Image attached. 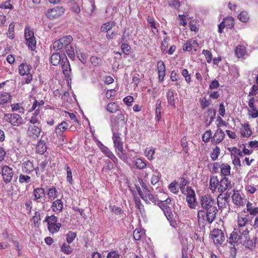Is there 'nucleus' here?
Masks as SVG:
<instances>
[{"instance_id":"obj_48","label":"nucleus","mask_w":258,"mask_h":258,"mask_svg":"<svg viewBox=\"0 0 258 258\" xmlns=\"http://www.w3.org/2000/svg\"><path fill=\"white\" fill-rule=\"evenodd\" d=\"M220 153V148L218 146H216L213 149L211 154V158L212 160L215 161L218 159V157Z\"/></svg>"},{"instance_id":"obj_11","label":"nucleus","mask_w":258,"mask_h":258,"mask_svg":"<svg viewBox=\"0 0 258 258\" xmlns=\"http://www.w3.org/2000/svg\"><path fill=\"white\" fill-rule=\"evenodd\" d=\"M233 203L238 207L243 206L246 202V199L244 194L239 190H234L232 197Z\"/></svg>"},{"instance_id":"obj_62","label":"nucleus","mask_w":258,"mask_h":258,"mask_svg":"<svg viewBox=\"0 0 258 258\" xmlns=\"http://www.w3.org/2000/svg\"><path fill=\"white\" fill-rule=\"evenodd\" d=\"M168 188L173 194H177L179 191L177 183L175 182L171 183L168 186Z\"/></svg>"},{"instance_id":"obj_51","label":"nucleus","mask_w":258,"mask_h":258,"mask_svg":"<svg viewBox=\"0 0 258 258\" xmlns=\"http://www.w3.org/2000/svg\"><path fill=\"white\" fill-rule=\"evenodd\" d=\"M10 98L11 96L9 93L6 92L2 93L0 97V104H5L10 99Z\"/></svg>"},{"instance_id":"obj_56","label":"nucleus","mask_w":258,"mask_h":258,"mask_svg":"<svg viewBox=\"0 0 258 258\" xmlns=\"http://www.w3.org/2000/svg\"><path fill=\"white\" fill-rule=\"evenodd\" d=\"M33 221L35 226H38L40 223V214L38 211H36L32 217Z\"/></svg>"},{"instance_id":"obj_61","label":"nucleus","mask_w":258,"mask_h":258,"mask_svg":"<svg viewBox=\"0 0 258 258\" xmlns=\"http://www.w3.org/2000/svg\"><path fill=\"white\" fill-rule=\"evenodd\" d=\"M135 165L137 168L140 169H144L146 167V163L140 158L136 160Z\"/></svg>"},{"instance_id":"obj_24","label":"nucleus","mask_w":258,"mask_h":258,"mask_svg":"<svg viewBox=\"0 0 258 258\" xmlns=\"http://www.w3.org/2000/svg\"><path fill=\"white\" fill-rule=\"evenodd\" d=\"M32 69L31 65L27 63H22L18 68L19 73L21 76H24L25 75L31 74L30 71Z\"/></svg>"},{"instance_id":"obj_13","label":"nucleus","mask_w":258,"mask_h":258,"mask_svg":"<svg viewBox=\"0 0 258 258\" xmlns=\"http://www.w3.org/2000/svg\"><path fill=\"white\" fill-rule=\"evenodd\" d=\"M64 13V9L62 7H56L49 9L46 16L49 19L53 20L59 17Z\"/></svg>"},{"instance_id":"obj_8","label":"nucleus","mask_w":258,"mask_h":258,"mask_svg":"<svg viewBox=\"0 0 258 258\" xmlns=\"http://www.w3.org/2000/svg\"><path fill=\"white\" fill-rule=\"evenodd\" d=\"M25 38L26 41V44L28 47L32 50L35 49L36 47V40L34 37V32L29 28L25 29Z\"/></svg>"},{"instance_id":"obj_18","label":"nucleus","mask_w":258,"mask_h":258,"mask_svg":"<svg viewBox=\"0 0 258 258\" xmlns=\"http://www.w3.org/2000/svg\"><path fill=\"white\" fill-rule=\"evenodd\" d=\"M61 69L64 75L69 78L71 76V68L70 62L64 54L61 62Z\"/></svg>"},{"instance_id":"obj_42","label":"nucleus","mask_w":258,"mask_h":258,"mask_svg":"<svg viewBox=\"0 0 258 258\" xmlns=\"http://www.w3.org/2000/svg\"><path fill=\"white\" fill-rule=\"evenodd\" d=\"M115 26V23L113 21H110L103 24L101 27V31L103 32H108L113 27Z\"/></svg>"},{"instance_id":"obj_33","label":"nucleus","mask_w":258,"mask_h":258,"mask_svg":"<svg viewBox=\"0 0 258 258\" xmlns=\"http://www.w3.org/2000/svg\"><path fill=\"white\" fill-rule=\"evenodd\" d=\"M240 134L244 138H248L251 135L252 132L248 123L242 124Z\"/></svg>"},{"instance_id":"obj_12","label":"nucleus","mask_w":258,"mask_h":258,"mask_svg":"<svg viewBox=\"0 0 258 258\" xmlns=\"http://www.w3.org/2000/svg\"><path fill=\"white\" fill-rule=\"evenodd\" d=\"M33 201L37 203H44L46 200V194L43 188H35L33 191Z\"/></svg>"},{"instance_id":"obj_10","label":"nucleus","mask_w":258,"mask_h":258,"mask_svg":"<svg viewBox=\"0 0 258 258\" xmlns=\"http://www.w3.org/2000/svg\"><path fill=\"white\" fill-rule=\"evenodd\" d=\"M111 126L112 132H117L118 130V124H125L124 116L121 113L118 114L116 116H111L110 117Z\"/></svg>"},{"instance_id":"obj_4","label":"nucleus","mask_w":258,"mask_h":258,"mask_svg":"<svg viewBox=\"0 0 258 258\" xmlns=\"http://www.w3.org/2000/svg\"><path fill=\"white\" fill-rule=\"evenodd\" d=\"M200 202L202 208L206 210L216 207L214 199L210 195H205L201 197Z\"/></svg>"},{"instance_id":"obj_55","label":"nucleus","mask_w":258,"mask_h":258,"mask_svg":"<svg viewBox=\"0 0 258 258\" xmlns=\"http://www.w3.org/2000/svg\"><path fill=\"white\" fill-rule=\"evenodd\" d=\"M159 24L158 23H156L155 21L151 22V24L149 25V27L151 28L152 32L154 35H156L158 33V27H159Z\"/></svg>"},{"instance_id":"obj_1","label":"nucleus","mask_w":258,"mask_h":258,"mask_svg":"<svg viewBox=\"0 0 258 258\" xmlns=\"http://www.w3.org/2000/svg\"><path fill=\"white\" fill-rule=\"evenodd\" d=\"M249 232L247 228H235L230 235L228 239L229 243L234 247L241 245L248 247V243L250 240Z\"/></svg>"},{"instance_id":"obj_29","label":"nucleus","mask_w":258,"mask_h":258,"mask_svg":"<svg viewBox=\"0 0 258 258\" xmlns=\"http://www.w3.org/2000/svg\"><path fill=\"white\" fill-rule=\"evenodd\" d=\"M112 140L115 149L123 147V142L121 141L119 134L117 132L113 133Z\"/></svg>"},{"instance_id":"obj_57","label":"nucleus","mask_w":258,"mask_h":258,"mask_svg":"<svg viewBox=\"0 0 258 258\" xmlns=\"http://www.w3.org/2000/svg\"><path fill=\"white\" fill-rule=\"evenodd\" d=\"M64 169L67 171V181L71 184L72 183L73 178L72 173L70 167L67 164L65 165Z\"/></svg>"},{"instance_id":"obj_60","label":"nucleus","mask_w":258,"mask_h":258,"mask_svg":"<svg viewBox=\"0 0 258 258\" xmlns=\"http://www.w3.org/2000/svg\"><path fill=\"white\" fill-rule=\"evenodd\" d=\"M247 183L250 185L257 188L258 187V177L256 176H252L250 177L247 181Z\"/></svg>"},{"instance_id":"obj_34","label":"nucleus","mask_w":258,"mask_h":258,"mask_svg":"<svg viewBox=\"0 0 258 258\" xmlns=\"http://www.w3.org/2000/svg\"><path fill=\"white\" fill-rule=\"evenodd\" d=\"M63 56H61L59 53H54L50 57V62L53 66H57L62 61Z\"/></svg>"},{"instance_id":"obj_49","label":"nucleus","mask_w":258,"mask_h":258,"mask_svg":"<svg viewBox=\"0 0 258 258\" xmlns=\"http://www.w3.org/2000/svg\"><path fill=\"white\" fill-rule=\"evenodd\" d=\"M238 19L244 23L247 22L249 19V16L247 14V13L245 11H242L237 16Z\"/></svg>"},{"instance_id":"obj_19","label":"nucleus","mask_w":258,"mask_h":258,"mask_svg":"<svg viewBox=\"0 0 258 258\" xmlns=\"http://www.w3.org/2000/svg\"><path fill=\"white\" fill-rule=\"evenodd\" d=\"M232 187L231 181L227 177L223 178L219 182L218 191L220 192H223L226 190H229Z\"/></svg>"},{"instance_id":"obj_6","label":"nucleus","mask_w":258,"mask_h":258,"mask_svg":"<svg viewBox=\"0 0 258 258\" xmlns=\"http://www.w3.org/2000/svg\"><path fill=\"white\" fill-rule=\"evenodd\" d=\"M211 237L216 246L221 245L225 240L224 233L219 229H214L211 231Z\"/></svg>"},{"instance_id":"obj_50","label":"nucleus","mask_w":258,"mask_h":258,"mask_svg":"<svg viewBox=\"0 0 258 258\" xmlns=\"http://www.w3.org/2000/svg\"><path fill=\"white\" fill-rule=\"evenodd\" d=\"M144 235V232L141 229H135L133 233L134 238L136 240H140Z\"/></svg>"},{"instance_id":"obj_22","label":"nucleus","mask_w":258,"mask_h":258,"mask_svg":"<svg viewBox=\"0 0 258 258\" xmlns=\"http://www.w3.org/2000/svg\"><path fill=\"white\" fill-rule=\"evenodd\" d=\"M101 151L109 158H110L115 164H117L118 159L113 153L106 146L101 144L100 147Z\"/></svg>"},{"instance_id":"obj_5","label":"nucleus","mask_w":258,"mask_h":258,"mask_svg":"<svg viewBox=\"0 0 258 258\" xmlns=\"http://www.w3.org/2000/svg\"><path fill=\"white\" fill-rule=\"evenodd\" d=\"M3 119L14 126H18L23 123L22 117L19 114L16 113L5 114Z\"/></svg>"},{"instance_id":"obj_16","label":"nucleus","mask_w":258,"mask_h":258,"mask_svg":"<svg viewBox=\"0 0 258 258\" xmlns=\"http://www.w3.org/2000/svg\"><path fill=\"white\" fill-rule=\"evenodd\" d=\"M1 173L2 174L5 182L6 183L10 182L14 174L12 169L8 166H4L2 168Z\"/></svg>"},{"instance_id":"obj_2","label":"nucleus","mask_w":258,"mask_h":258,"mask_svg":"<svg viewBox=\"0 0 258 258\" xmlns=\"http://www.w3.org/2000/svg\"><path fill=\"white\" fill-rule=\"evenodd\" d=\"M218 210L217 208H212L205 211L204 210H200L198 212V221L199 224H211L215 219L216 215Z\"/></svg>"},{"instance_id":"obj_37","label":"nucleus","mask_w":258,"mask_h":258,"mask_svg":"<svg viewBox=\"0 0 258 258\" xmlns=\"http://www.w3.org/2000/svg\"><path fill=\"white\" fill-rule=\"evenodd\" d=\"M115 151L120 159L124 162L126 163L127 162V156L125 153L123 147L115 149Z\"/></svg>"},{"instance_id":"obj_44","label":"nucleus","mask_w":258,"mask_h":258,"mask_svg":"<svg viewBox=\"0 0 258 258\" xmlns=\"http://www.w3.org/2000/svg\"><path fill=\"white\" fill-rule=\"evenodd\" d=\"M65 51L71 59H73L75 57L74 47L71 43H69L65 48Z\"/></svg>"},{"instance_id":"obj_54","label":"nucleus","mask_w":258,"mask_h":258,"mask_svg":"<svg viewBox=\"0 0 258 258\" xmlns=\"http://www.w3.org/2000/svg\"><path fill=\"white\" fill-rule=\"evenodd\" d=\"M14 28H15V24L14 23H11L9 27L8 32L7 33L8 37L11 39H13L14 38Z\"/></svg>"},{"instance_id":"obj_28","label":"nucleus","mask_w":258,"mask_h":258,"mask_svg":"<svg viewBox=\"0 0 258 258\" xmlns=\"http://www.w3.org/2000/svg\"><path fill=\"white\" fill-rule=\"evenodd\" d=\"M142 189L139 187L137 190L141 198L144 201H147V196L150 193L147 186L142 182L141 184Z\"/></svg>"},{"instance_id":"obj_43","label":"nucleus","mask_w":258,"mask_h":258,"mask_svg":"<svg viewBox=\"0 0 258 258\" xmlns=\"http://www.w3.org/2000/svg\"><path fill=\"white\" fill-rule=\"evenodd\" d=\"M222 22L228 28L232 29L234 27V19L231 16L224 18Z\"/></svg>"},{"instance_id":"obj_47","label":"nucleus","mask_w":258,"mask_h":258,"mask_svg":"<svg viewBox=\"0 0 258 258\" xmlns=\"http://www.w3.org/2000/svg\"><path fill=\"white\" fill-rule=\"evenodd\" d=\"M155 154V149L153 147L148 148L145 149V155L149 160L154 159V154Z\"/></svg>"},{"instance_id":"obj_36","label":"nucleus","mask_w":258,"mask_h":258,"mask_svg":"<svg viewBox=\"0 0 258 258\" xmlns=\"http://www.w3.org/2000/svg\"><path fill=\"white\" fill-rule=\"evenodd\" d=\"M160 207L168 220H171L173 218V215L172 213L170 208L168 206L164 205V204L162 203V206H160Z\"/></svg>"},{"instance_id":"obj_39","label":"nucleus","mask_w":258,"mask_h":258,"mask_svg":"<svg viewBox=\"0 0 258 258\" xmlns=\"http://www.w3.org/2000/svg\"><path fill=\"white\" fill-rule=\"evenodd\" d=\"M57 190L55 187L49 188L47 192L48 199L50 201L55 200L57 197Z\"/></svg>"},{"instance_id":"obj_35","label":"nucleus","mask_w":258,"mask_h":258,"mask_svg":"<svg viewBox=\"0 0 258 258\" xmlns=\"http://www.w3.org/2000/svg\"><path fill=\"white\" fill-rule=\"evenodd\" d=\"M246 210L250 215L256 216L258 214V208L248 201L246 203Z\"/></svg>"},{"instance_id":"obj_64","label":"nucleus","mask_w":258,"mask_h":258,"mask_svg":"<svg viewBox=\"0 0 258 258\" xmlns=\"http://www.w3.org/2000/svg\"><path fill=\"white\" fill-rule=\"evenodd\" d=\"M202 54L205 55L207 62L210 63L212 59V54L211 52L208 50L204 49L202 51Z\"/></svg>"},{"instance_id":"obj_3","label":"nucleus","mask_w":258,"mask_h":258,"mask_svg":"<svg viewBox=\"0 0 258 258\" xmlns=\"http://www.w3.org/2000/svg\"><path fill=\"white\" fill-rule=\"evenodd\" d=\"M45 221L47 223L48 229L50 232L55 233L58 232L61 227V224L57 223V218L54 215L46 216Z\"/></svg>"},{"instance_id":"obj_26","label":"nucleus","mask_w":258,"mask_h":258,"mask_svg":"<svg viewBox=\"0 0 258 258\" xmlns=\"http://www.w3.org/2000/svg\"><path fill=\"white\" fill-rule=\"evenodd\" d=\"M219 182L220 181H219L216 176H212L211 177L209 182V188L212 192H215L217 189H218Z\"/></svg>"},{"instance_id":"obj_41","label":"nucleus","mask_w":258,"mask_h":258,"mask_svg":"<svg viewBox=\"0 0 258 258\" xmlns=\"http://www.w3.org/2000/svg\"><path fill=\"white\" fill-rule=\"evenodd\" d=\"M44 102L43 101L41 100L40 102H38L36 100H35L33 104V105L31 108L30 110V111H32L33 110L35 111V113L37 112V114L39 113V108L43 106Z\"/></svg>"},{"instance_id":"obj_15","label":"nucleus","mask_w":258,"mask_h":258,"mask_svg":"<svg viewBox=\"0 0 258 258\" xmlns=\"http://www.w3.org/2000/svg\"><path fill=\"white\" fill-rule=\"evenodd\" d=\"M69 125L66 121H62L59 123L55 129V133L58 138H60L62 141H64L65 136L64 132L68 129Z\"/></svg>"},{"instance_id":"obj_9","label":"nucleus","mask_w":258,"mask_h":258,"mask_svg":"<svg viewBox=\"0 0 258 258\" xmlns=\"http://www.w3.org/2000/svg\"><path fill=\"white\" fill-rule=\"evenodd\" d=\"M185 194L186 196V201L187 203L188 206L190 209H196L197 205V202L195 190L190 187H188L186 189V193Z\"/></svg>"},{"instance_id":"obj_27","label":"nucleus","mask_w":258,"mask_h":258,"mask_svg":"<svg viewBox=\"0 0 258 258\" xmlns=\"http://www.w3.org/2000/svg\"><path fill=\"white\" fill-rule=\"evenodd\" d=\"M229 197L222 194L219 195L217 199V203L219 209L224 208L228 204Z\"/></svg>"},{"instance_id":"obj_38","label":"nucleus","mask_w":258,"mask_h":258,"mask_svg":"<svg viewBox=\"0 0 258 258\" xmlns=\"http://www.w3.org/2000/svg\"><path fill=\"white\" fill-rule=\"evenodd\" d=\"M221 174L224 176L230 174L231 167L227 163H223L220 166Z\"/></svg>"},{"instance_id":"obj_40","label":"nucleus","mask_w":258,"mask_h":258,"mask_svg":"<svg viewBox=\"0 0 258 258\" xmlns=\"http://www.w3.org/2000/svg\"><path fill=\"white\" fill-rule=\"evenodd\" d=\"M36 148L38 153L40 154H43L46 150V146L45 142L44 141H39Z\"/></svg>"},{"instance_id":"obj_45","label":"nucleus","mask_w":258,"mask_h":258,"mask_svg":"<svg viewBox=\"0 0 258 258\" xmlns=\"http://www.w3.org/2000/svg\"><path fill=\"white\" fill-rule=\"evenodd\" d=\"M235 52L238 58L242 57L245 54V47L244 46L239 45L236 47Z\"/></svg>"},{"instance_id":"obj_32","label":"nucleus","mask_w":258,"mask_h":258,"mask_svg":"<svg viewBox=\"0 0 258 258\" xmlns=\"http://www.w3.org/2000/svg\"><path fill=\"white\" fill-rule=\"evenodd\" d=\"M51 207L53 212L59 213L63 209V203L60 199L56 200L52 203Z\"/></svg>"},{"instance_id":"obj_21","label":"nucleus","mask_w":258,"mask_h":258,"mask_svg":"<svg viewBox=\"0 0 258 258\" xmlns=\"http://www.w3.org/2000/svg\"><path fill=\"white\" fill-rule=\"evenodd\" d=\"M198 47V44L194 39L188 40L183 45V50L184 51L191 52L192 50L196 51Z\"/></svg>"},{"instance_id":"obj_52","label":"nucleus","mask_w":258,"mask_h":258,"mask_svg":"<svg viewBox=\"0 0 258 258\" xmlns=\"http://www.w3.org/2000/svg\"><path fill=\"white\" fill-rule=\"evenodd\" d=\"M157 106L156 109V118L157 120H159L161 117V102L159 100H157Z\"/></svg>"},{"instance_id":"obj_17","label":"nucleus","mask_w":258,"mask_h":258,"mask_svg":"<svg viewBox=\"0 0 258 258\" xmlns=\"http://www.w3.org/2000/svg\"><path fill=\"white\" fill-rule=\"evenodd\" d=\"M248 221V215H246L244 213H241L238 215L237 217V225L238 227L236 229H243L247 228L245 227L246 224Z\"/></svg>"},{"instance_id":"obj_25","label":"nucleus","mask_w":258,"mask_h":258,"mask_svg":"<svg viewBox=\"0 0 258 258\" xmlns=\"http://www.w3.org/2000/svg\"><path fill=\"white\" fill-rule=\"evenodd\" d=\"M224 136L225 134L223 131L218 129L212 137V141L215 144L220 143L223 140Z\"/></svg>"},{"instance_id":"obj_53","label":"nucleus","mask_w":258,"mask_h":258,"mask_svg":"<svg viewBox=\"0 0 258 258\" xmlns=\"http://www.w3.org/2000/svg\"><path fill=\"white\" fill-rule=\"evenodd\" d=\"M76 53L79 59L82 62V63L85 64L87 60V56L86 54L81 52V51L79 49L76 50Z\"/></svg>"},{"instance_id":"obj_30","label":"nucleus","mask_w":258,"mask_h":258,"mask_svg":"<svg viewBox=\"0 0 258 258\" xmlns=\"http://www.w3.org/2000/svg\"><path fill=\"white\" fill-rule=\"evenodd\" d=\"M174 91L171 89H168L167 91V102L170 106L175 107V99L174 98Z\"/></svg>"},{"instance_id":"obj_7","label":"nucleus","mask_w":258,"mask_h":258,"mask_svg":"<svg viewBox=\"0 0 258 258\" xmlns=\"http://www.w3.org/2000/svg\"><path fill=\"white\" fill-rule=\"evenodd\" d=\"M72 40L73 38L70 35L64 36L53 43V48L56 51L65 48Z\"/></svg>"},{"instance_id":"obj_63","label":"nucleus","mask_w":258,"mask_h":258,"mask_svg":"<svg viewBox=\"0 0 258 258\" xmlns=\"http://www.w3.org/2000/svg\"><path fill=\"white\" fill-rule=\"evenodd\" d=\"M212 133L211 130L207 131L203 135V141L205 143H208L212 137Z\"/></svg>"},{"instance_id":"obj_58","label":"nucleus","mask_w":258,"mask_h":258,"mask_svg":"<svg viewBox=\"0 0 258 258\" xmlns=\"http://www.w3.org/2000/svg\"><path fill=\"white\" fill-rule=\"evenodd\" d=\"M90 61L94 66H100L102 63V59L96 56H92L90 57Z\"/></svg>"},{"instance_id":"obj_59","label":"nucleus","mask_w":258,"mask_h":258,"mask_svg":"<svg viewBox=\"0 0 258 258\" xmlns=\"http://www.w3.org/2000/svg\"><path fill=\"white\" fill-rule=\"evenodd\" d=\"M19 181L21 183H28L31 181V177L29 176L24 174H20L19 176Z\"/></svg>"},{"instance_id":"obj_31","label":"nucleus","mask_w":258,"mask_h":258,"mask_svg":"<svg viewBox=\"0 0 258 258\" xmlns=\"http://www.w3.org/2000/svg\"><path fill=\"white\" fill-rule=\"evenodd\" d=\"M34 170L33 164L30 160L26 161L22 164V171L24 173L29 174Z\"/></svg>"},{"instance_id":"obj_46","label":"nucleus","mask_w":258,"mask_h":258,"mask_svg":"<svg viewBox=\"0 0 258 258\" xmlns=\"http://www.w3.org/2000/svg\"><path fill=\"white\" fill-rule=\"evenodd\" d=\"M118 106L115 102H111L107 104L106 110L110 113H115L118 110Z\"/></svg>"},{"instance_id":"obj_14","label":"nucleus","mask_w":258,"mask_h":258,"mask_svg":"<svg viewBox=\"0 0 258 258\" xmlns=\"http://www.w3.org/2000/svg\"><path fill=\"white\" fill-rule=\"evenodd\" d=\"M228 150L231 151V156L233 164L235 166H241L239 157L242 156V153L240 150L236 147H233L231 149L229 148Z\"/></svg>"},{"instance_id":"obj_23","label":"nucleus","mask_w":258,"mask_h":258,"mask_svg":"<svg viewBox=\"0 0 258 258\" xmlns=\"http://www.w3.org/2000/svg\"><path fill=\"white\" fill-rule=\"evenodd\" d=\"M248 106L250 109L248 110V114L252 118H256L258 116V110L256 109L254 105V99L250 98L248 101Z\"/></svg>"},{"instance_id":"obj_20","label":"nucleus","mask_w":258,"mask_h":258,"mask_svg":"<svg viewBox=\"0 0 258 258\" xmlns=\"http://www.w3.org/2000/svg\"><path fill=\"white\" fill-rule=\"evenodd\" d=\"M41 133V128L35 125H30L27 130V135L29 137L36 139L39 137Z\"/></svg>"}]
</instances>
